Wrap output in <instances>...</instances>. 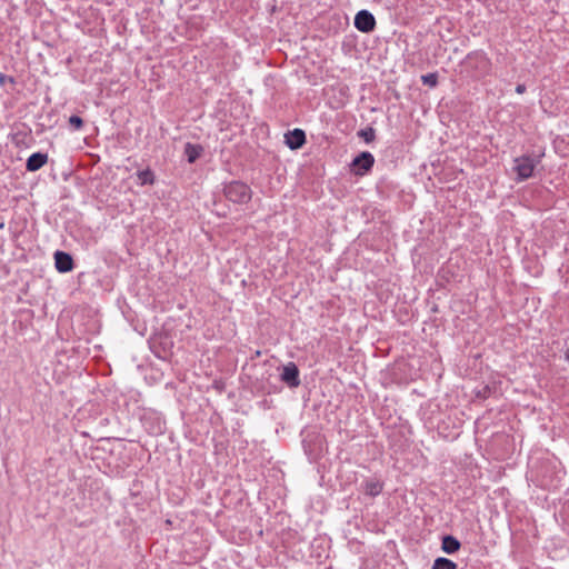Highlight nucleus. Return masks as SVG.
Segmentation results:
<instances>
[{"label":"nucleus","instance_id":"15","mask_svg":"<svg viewBox=\"0 0 569 569\" xmlns=\"http://www.w3.org/2000/svg\"><path fill=\"white\" fill-rule=\"evenodd\" d=\"M421 81L423 84L433 88L438 84V74L436 72L423 74Z\"/></svg>","mask_w":569,"mask_h":569},{"label":"nucleus","instance_id":"12","mask_svg":"<svg viewBox=\"0 0 569 569\" xmlns=\"http://www.w3.org/2000/svg\"><path fill=\"white\" fill-rule=\"evenodd\" d=\"M202 148L192 143H187L184 147V154L188 162L193 163L201 154Z\"/></svg>","mask_w":569,"mask_h":569},{"label":"nucleus","instance_id":"20","mask_svg":"<svg viewBox=\"0 0 569 569\" xmlns=\"http://www.w3.org/2000/svg\"><path fill=\"white\" fill-rule=\"evenodd\" d=\"M4 79V76L3 74H0V82H2Z\"/></svg>","mask_w":569,"mask_h":569},{"label":"nucleus","instance_id":"19","mask_svg":"<svg viewBox=\"0 0 569 569\" xmlns=\"http://www.w3.org/2000/svg\"><path fill=\"white\" fill-rule=\"evenodd\" d=\"M565 359H566L567 362H569V346H568V349H567V351L565 353Z\"/></svg>","mask_w":569,"mask_h":569},{"label":"nucleus","instance_id":"3","mask_svg":"<svg viewBox=\"0 0 569 569\" xmlns=\"http://www.w3.org/2000/svg\"><path fill=\"white\" fill-rule=\"evenodd\" d=\"M226 197L232 202H246L249 198L248 187L239 181H232L224 188Z\"/></svg>","mask_w":569,"mask_h":569},{"label":"nucleus","instance_id":"2","mask_svg":"<svg viewBox=\"0 0 569 569\" xmlns=\"http://www.w3.org/2000/svg\"><path fill=\"white\" fill-rule=\"evenodd\" d=\"M537 162L530 156H521L515 159L513 170L517 173V180L523 181L529 179L536 168Z\"/></svg>","mask_w":569,"mask_h":569},{"label":"nucleus","instance_id":"16","mask_svg":"<svg viewBox=\"0 0 569 569\" xmlns=\"http://www.w3.org/2000/svg\"><path fill=\"white\" fill-rule=\"evenodd\" d=\"M359 136L367 142H371L376 138V132L373 128H367L359 131Z\"/></svg>","mask_w":569,"mask_h":569},{"label":"nucleus","instance_id":"14","mask_svg":"<svg viewBox=\"0 0 569 569\" xmlns=\"http://www.w3.org/2000/svg\"><path fill=\"white\" fill-rule=\"evenodd\" d=\"M432 569H457V563L448 558L439 557L435 560Z\"/></svg>","mask_w":569,"mask_h":569},{"label":"nucleus","instance_id":"5","mask_svg":"<svg viewBox=\"0 0 569 569\" xmlns=\"http://www.w3.org/2000/svg\"><path fill=\"white\" fill-rule=\"evenodd\" d=\"M355 27L361 32H371L376 27V19L368 10H361L355 17Z\"/></svg>","mask_w":569,"mask_h":569},{"label":"nucleus","instance_id":"17","mask_svg":"<svg viewBox=\"0 0 569 569\" xmlns=\"http://www.w3.org/2000/svg\"><path fill=\"white\" fill-rule=\"evenodd\" d=\"M69 126L73 130H81L83 127V120L79 116L73 114L69 118Z\"/></svg>","mask_w":569,"mask_h":569},{"label":"nucleus","instance_id":"4","mask_svg":"<svg viewBox=\"0 0 569 569\" xmlns=\"http://www.w3.org/2000/svg\"><path fill=\"white\" fill-rule=\"evenodd\" d=\"M373 164L375 157L368 151L361 152L351 162L352 171L357 176L366 174L368 171L371 170Z\"/></svg>","mask_w":569,"mask_h":569},{"label":"nucleus","instance_id":"6","mask_svg":"<svg viewBox=\"0 0 569 569\" xmlns=\"http://www.w3.org/2000/svg\"><path fill=\"white\" fill-rule=\"evenodd\" d=\"M54 266L59 272L66 273L73 269L74 263L68 252L58 250L54 252Z\"/></svg>","mask_w":569,"mask_h":569},{"label":"nucleus","instance_id":"13","mask_svg":"<svg viewBox=\"0 0 569 569\" xmlns=\"http://www.w3.org/2000/svg\"><path fill=\"white\" fill-rule=\"evenodd\" d=\"M137 178L140 186L153 184L154 183V173L149 169L140 170L137 172Z\"/></svg>","mask_w":569,"mask_h":569},{"label":"nucleus","instance_id":"8","mask_svg":"<svg viewBox=\"0 0 569 569\" xmlns=\"http://www.w3.org/2000/svg\"><path fill=\"white\" fill-rule=\"evenodd\" d=\"M281 379L289 387H298L300 385L299 379V370L297 366L292 362L283 367V371L281 373Z\"/></svg>","mask_w":569,"mask_h":569},{"label":"nucleus","instance_id":"7","mask_svg":"<svg viewBox=\"0 0 569 569\" xmlns=\"http://www.w3.org/2000/svg\"><path fill=\"white\" fill-rule=\"evenodd\" d=\"M286 144L292 149H299L306 143V133L301 129H293L284 134Z\"/></svg>","mask_w":569,"mask_h":569},{"label":"nucleus","instance_id":"11","mask_svg":"<svg viewBox=\"0 0 569 569\" xmlns=\"http://www.w3.org/2000/svg\"><path fill=\"white\" fill-rule=\"evenodd\" d=\"M460 546L459 540L453 536L448 535L442 538L441 549L448 555L457 552L460 549Z\"/></svg>","mask_w":569,"mask_h":569},{"label":"nucleus","instance_id":"9","mask_svg":"<svg viewBox=\"0 0 569 569\" xmlns=\"http://www.w3.org/2000/svg\"><path fill=\"white\" fill-rule=\"evenodd\" d=\"M48 161V154L43 152L32 153L26 162V169L29 172H34L41 169Z\"/></svg>","mask_w":569,"mask_h":569},{"label":"nucleus","instance_id":"1","mask_svg":"<svg viewBox=\"0 0 569 569\" xmlns=\"http://www.w3.org/2000/svg\"><path fill=\"white\" fill-rule=\"evenodd\" d=\"M463 67L470 72L471 77L481 79L490 73L491 60L486 52L477 50L467 54L463 60Z\"/></svg>","mask_w":569,"mask_h":569},{"label":"nucleus","instance_id":"18","mask_svg":"<svg viewBox=\"0 0 569 569\" xmlns=\"http://www.w3.org/2000/svg\"><path fill=\"white\" fill-rule=\"evenodd\" d=\"M526 90H527V88H526V86H525L523 83H518V84L516 86V92H517L518 94H522V93H525V92H526Z\"/></svg>","mask_w":569,"mask_h":569},{"label":"nucleus","instance_id":"10","mask_svg":"<svg viewBox=\"0 0 569 569\" xmlns=\"http://www.w3.org/2000/svg\"><path fill=\"white\" fill-rule=\"evenodd\" d=\"M361 488L365 495L370 497H377L383 490V482L378 479H366L361 483Z\"/></svg>","mask_w":569,"mask_h":569}]
</instances>
